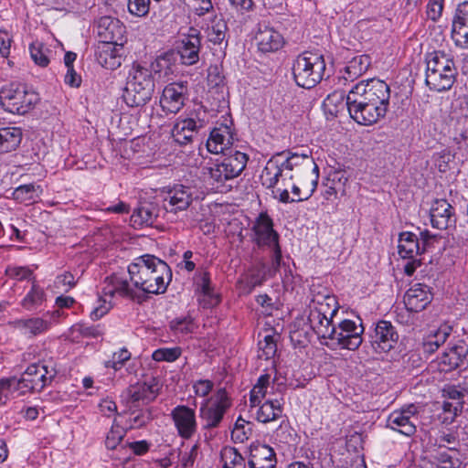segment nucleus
<instances>
[{
    "label": "nucleus",
    "mask_w": 468,
    "mask_h": 468,
    "mask_svg": "<svg viewBox=\"0 0 468 468\" xmlns=\"http://www.w3.org/2000/svg\"><path fill=\"white\" fill-rule=\"evenodd\" d=\"M133 286L145 293H164L172 280V271L166 262L152 254L137 257L128 266Z\"/></svg>",
    "instance_id": "nucleus-1"
},
{
    "label": "nucleus",
    "mask_w": 468,
    "mask_h": 468,
    "mask_svg": "<svg viewBox=\"0 0 468 468\" xmlns=\"http://www.w3.org/2000/svg\"><path fill=\"white\" fill-rule=\"evenodd\" d=\"M425 84L436 92L450 90L458 75L452 57L437 50L426 55Z\"/></svg>",
    "instance_id": "nucleus-2"
},
{
    "label": "nucleus",
    "mask_w": 468,
    "mask_h": 468,
    "mask_svg": "<svg viewBox=\"0 0 468 468\" xmlns=\"http://www.w3.org/2000/svg\"><path fill=\"white\" fill-rule=\"evenodd\" d=\"M154 91V80L150 69L134 64L129 71L122 99L129 107H142L150 101Z\"/></svg>",
    "instance_id": "nucleus-3"
},
{
    "label": "nucleus",
    "mask_w": 468,
    "mask_h": 468,
    "mask_svg": "<svg viewBox=\"0 0 468 468\" xmlns=\"http://www.w3.org/2000/svg\"><path fill=\"white\" fill-rule=\"evenodd\" d=\"M363 333V325L352 320L344 319L337 324L328 320L324 331V346L332 350H356L362 344Z\"/></svg>",
    "instance_id": "nucleus-4"
},
{
    "label": "nucleus",
    "mask_w": 468,
    "mask_h": 468,
    "mask_svg": "<svg viewBox=\"0 0 468 468\" xmlns=\"http://www.w3.org/2000/svg\"><path fill=\"white\" fill-rule=\"evenodd\" d=\"M251 232V240L255 245L254 250H269L273 268L279 270L282 261L280 235L273 229V221L266 212L260 213L256 218Z\"/></svg>",
    "instance_id": "nucleus-5"
},
{
    "label": "nucleus",
    "mask_w": 468,
    "mask_h": 468,
    "mask_svg": "<svg viewBox=\"0 0 468 468\" xmlns=\"http://www.w3.org/2000/svg\"><path fill=\"white\" fill-rule=\"evenodd\" d=\"M39 101L37 92L26 84L11 82L0 90V104L2 108L13 114H26Z\"/></svg>",
    "instance_id": "nucleus-6"
},
{
    "label": "nucleus",
    "mask_w": 468,
    "mask_h": 468,
    "mask_svg": "<svg viewBox=\"0 0 468 468\" xmlns=\"http://www.w3.org/2000/svg\"><path fill=\"white\" fill-rule=\"evenodd\" d=\"M56 376V370L44 363H34L27 367L20 378H16V397L27 392H40Z\"/></svg>",
    "instance_id": "nucleus-7"
},
{
    "label": "nucleus",
    "mask_w": 468,
    "mask_h": 468,
    "mask_svg": "<svg viewBox=\"0 0 468 468\" xmlns=\"http://www.w3.org/2000/svg\"><path fill=\"white\" fill-rule=\"evenodd\" d=\"M232 402L225 388H219L213 399L205 400L199 409V417L205 430L218 428Z\"/></svg>",
    "instance_id": "nucleus-8"
},
{
    "label": "nucleus",
    "mask_w": 468,
    "mask_h": 468,
    "mask_svg": "<svg viewBox=\"0 0 468 468\" xmlns=\"http://www.w3.org/2000/svg\"><path fill=\"white\" fill-rule=\"evenodd\" d=\"M353 97H360L368 102L388 110L390 88L379 79H368L356 83L349 91Z\"/></svg>",
    "instance_id": "nucleus-9"
},
{
    "label": "nucleus",
    "mask_w": 468,
    "mask_h": 468,
    "mask_svg": "<svg viewBox=\"0 0 468 468\" xmlns=\"http://www.w3.org/2000/svg\"><path fill=\"white\" fill-rule=\"evenodd\" d=\"M349 116L359 125L370 126L383 119L388 110L349 92Z\"/></svg>",
    "instance_id": "nucleus-10"
},
{
    "label": "nucleus",
    "mask_w": 468,
    "mask_h": 468,
    "mask_svg": "<svg viewBox=\"0 0 468 468\" xmlns=\"http://www.w3.org/2000/svg\"><path fill=\"white\" fill-rule=\"evenodd\" d=\"M322 58V56L319 57ZM318 57L303 53L296 58L292 64V75L296 84L304 89H312L322 80V72L314 71V67Z\"/></svg>",
    "instance_id": "nucleus-11"
},
{
    "label": "nucleus",
    "mask_w": 468,
    "mask_h": 468,
    "mask_svg": "<svg viewBox=\"0 0 468 468\" xmlns=\"http://www.w3.org/2000/svg\"><path fill=\"white\" fill-rule=\"evenodd\" d=\"M419 407L415 404H408L399 410H393L387 419V427L410 437L416 433Z\"/></svg>",
    "instance_id": "nucleus-12"
},
{
    "label": "nucleus",
    "mask_w": 468,
    "mask_h": 468,
    "mask_svg": "<svg viewBox=\"0 0 468 468\" xmlns=\"http://www.w3.org/2000/svg\"><path fill=\"white\" fill-rule=\"evenodd\" d=\"M369 342L377 353H387L395 347L399 334L395 326L389 321H378L369 334Z\"/></svg>",
    "instance_id": "nucleus-13"
},
{
    "label": "nucleus",
    "mask_w": 468,
    "mask_h": 468,
    "mask_svg": "<svg viewBox=\"0 0 468 468\" xmlns=\"http://www.w3.org/2000/svg\"><path fill=\"white\" fill-rule=\"evenodd\" d=\"M429 213L432 228L440 230L455 228L457 222L455 208L447 199H434L431 204Z\"/></svg>",
    "instance_id": "nucleus-14"
},
{
    "label": "nucleus",
    "mask_w": 468,
    "mask_h": 468,
    "mask_svg": "<svg viewBox=\"0 0 468 468\" xmlns=\"http://www.w3.org/2000/svg\"><path fill=\"white\" fill-rule=\"evenodd\" d=\"M174 426L179 437L191 439L197 431L196 410L186 405H177L170 413Z\"/></svg>",
    "instance_id": "nucleus-15"
},
{
    "label": "nucleus",
    "mask_w": 468,
    "mask_h": 468,
    "mask_svg": "<svg viewBox=\"0 0 468 468\" xmlns=\"http://www.w3.org/2000/svg\"><path fill=\"white\" fill-rule=\"evenodd\" d=\"M93 31L101 44H122L124 27L117 18L110 16L100 17L95 22Z\"/></svg>",
    "instance_id": "nucleus-16"
},
{
    "label": "nucleus",
    "mask_w": 468,
    "mask_h": 468,
    "mask_svg": "<svg viewBox=\"0 0 468 468\" xmlns=\"http://www.w3.org/2000/svg\"><path fill=\"white\" fill-rule=\"evenodd\" d=\"M187 82H172L165 87L160 98V105L167 113H177L187 98Z\"/></svg>",
    "instance_id": "nucleus-17"
},
{
    "label": "nucleus",
    "mask_w": 468,
    "mask_h": 468,
    "mask_svg": "<svg viewBox=\"0 0 468 468\" xmlns=\"http://www.w3.org/2000/svg\"><path fill=\"white\" fill-rule=\"evenodd\" d=\"M193 195L194 189L191 186L176 185L163 199L164 212L176 214L187 209L193 202Z\"/></svg>",
    "instance_id": "nucleus-18"
},
{
    "label": "nucleus",
    "mask_w": 468,
    "mask_h": 468,
    "mask_svg": "<svg viewBox=\"0 0 468 468\" xmlns=\"http://www.w3.org/2000/svg\"><path fill=\"white\" fill-rule=\"evenodd\" d=\"M193 282L196 292H199L198 301L204 308H213L220 303L218 294L214 292L207 271L198 269L193 277Z\"/></svg>",
    "instance_id": "nucleus-19"
},
{
    "label": "nucleus",
    "mask_w": 468,
    "mask_h": 468,
    "mask_svg": "<svg viewBox=\"0 0 468 468\" xmlns=\"http://www.w3.org/2000/svg\"><path fill=\"white\" fill-rule=\"evenodd\" d=\"M468 355V344L463 340H456L438 358V368L441 372H450L457 368Z\"/></svg>",
    "instance_id": "nucleus-20"
},
{
    "label": "nucleus",
    "mask_w": 468,
    "mask_h": 468,
    "mask_svg": "<svg viewBox=\"0 0 468 468\" xmlns=\"http://www.w3.org/2000/svg\"><path fill=\"white\" fill-rule=\"evenodd\" d=\"M432 293L429 286L422 283L412 285L404 295V303L409 312L419 313L431 302Z\"/></svg>",
    "instance_id": "nucleus-21"
},
{
    "label": "nucleus",
    "mask_w": 468,
    "mask_h": 468,
    "mask_svg": "<svg viewBox=\"0 0 468 468\" xmlns=\"http://www.w3.org/2000/svg\"><path fill=\"white\" fill-rule=\"evenodd\" d=\"M255 41L258 48L262 53L275 52L279 50L284 43L282 36L265 24H259L255 35Z\"/></svg>",
    "instance_id": "nucleus-22"
},
{
    "label": "nucleus",
    "mask_w": 468,
    "mask_h": 468,
    "mask_svg": "<svg viewBox=\"0 0 468 468\" xmlns=\"http://www.w3.org/2000/svg\"><path fill=\"white\" fill-rule=\"evenodd\" d=\"M164 214L163 207L156 202H143L133 210L131 222L134 228L153 226Z\"/></svg>",
    "instance_id": "nucleus-23"
},
{
    "label": "nucleus",
    "mask_w": 468,
    "mask_h": 468,
    "mask_svg": "<svg viewBox=\"0 0 468 468\" xmlns=\"http://www.w3.org/2000/svg\"><path fill=\"white\" fill-rule=\"evenodd\" d=\"M193 31L195 33L184 37L176 48L177 55L186 66L195 65L199 60L201 40L197 30Z\"/></svg>",
    "instance_id": "nucleus-24"
},
{
    "label": "nucleus",
    "mask_w": 468,
    "mask_h": 468,
    "mask_svg": "<svg viewBox=\"0 0 468 468\" xmlns=\"http://www.w3.org/2000/svg\"><path fill=\"white\" fill-rule=\"evenodd\" d=\"M274 450L267 444L252 443L250 447L249 468H276Z\"/></svg>",
    "instance_id": "nucleus-25"
},
{
    "label": "nucleus",
    "mask_w": 468,
    "mask_h": 468,
    "mask_svg": "<svg viewBox=\"0 0 468 468\" xmlns=\"http://www.w3.org/2000/svg\"><path fill=\"white\" fill-rule=\"evenodd\" d=\"M205 127V121L193 117L178 120L172 129V136L179 144H186Z\"/></svg>",
    "instance_id": "nucleus-26"
},
{
    "label": "nucleus",
    "mask_w": 468,
    "mask_h": 468,
    "mask_svg": "<svg viewBox=\"0 0 468 468\" xmlns=\"http://www.w3.org/2000/svg\"><path fill=\"white\" fill-rule=\"evenodd\" d=\"M158 388L155 384L137 383L127 389L128 402L131 407H140L152 402L157 396Z\"/></svg>",
    "instance_id": "nucleus-27"
},
{
    "label": "nucleus",
    "mask_w": 468,
    "mask_h": 468,
    "mask_svg": "<svg viewBox=\"0 0 468 468\" xmlns=\"http://www.w3.org/2000/svg\"><path fill=\"white\" fill-rule=\"evenodd\" d=\"M233 133L227 125L215 127L207 140V149L212 154H224L233 143Z\"/></svg>",
    "instance_id": "nucleus-28"
},
{
    "label": "nucleus",
    "mask_w": 468,
    "mask_h": 468,
    "mask_svg": "<svg viewBox=\"0 0 468 468\" xmlns=\"http://www.w3.org/2000/svg\"><path fill=\"white\" fill-rule=\"evenodd\" d=\"M221 163L225 167V172L231 179L239 176L246 168L249 161V155L238 150L229 149V153L223 154Z\"/></svg>",
    "instance_id": "nucleus-29"
},
{
    "label": "nucleus",
    "mask_w": 468,
    "mask_h": 468,
    "mask_svg": "<svg viewBox=\"0 0 468 468\" xmlns=\"http://www.w3.org/2000/svg\"><path fill=\"white\" fill-rule=\"evenodd\" d=\"M349 94L346 96L345 91L335 90L324 100V114L328 119L329 116L337 117L346 109L349 112Z\"/></svg>",
    "instance_id": "nucleus-30"
},
{
    "label": "nucleus",
    "mask_w": 468,
    "mask_h": 468,
    "mask_svg": "<svg viewBox=\"0 0 468 468\" xmlns=\"http://www.w3.org/2000/svg\"><path fill=\"white\" fill-rule=\"evenodd\" d=\"M279 157L282 158V165L287 167L290 173H293L295 176L299 174L300 170L310 171L313 170L314 165H316L312 158L307 154H297L289 153H278Z\"/></svg>",
    "instance_id": "nucleus-31"
},
{
    "label": "nucleus",
    "mask_w": 468,
    "mask_h": 468,
    "mask_svg": "<svg viewBox=\"0 0 468 468\" xmlns=\"http://www.w3.org/2000/svg\"><path fill=\"white\" fill-rule=\"evenodd\" d=\"M452 333V327L448 324H442L438 328L431 330L423 341L424 351L429 354L435 352Z\"/></svg>",
    "instance_id": "nucleus-32"
},
{
    "label": "nucleus",
    "mask_w": 468,
    "mask_h": 468,
    "mask_svg": "<svg viewBox=\"0 0 468 468\" xmlns=\"http://www.w3.org/2000/svg\"><path fill=\"white\" fill-rule=\"evenodd\" d=\"M254 261L255 265L250 269L247 278V282L251 287L261 286L268 276H271L278 271L273 268L271 261V266H268L264 260L259 259L257 255Z\"/></svg>",
    "instance_id": "nucleus-33"
},
{
    "label": "nucleus",
    "mask_w": 468,
    "mask_h": 468,
    "mask_svg": "<svg viewBox=\"0 0 468 468\" xmlns=\"http://www.w3.org/2000/svg\"><path fill=\"white\" fill-rule=\"evenodd\" d=\"M398 249L401 258H412L421 254L419 237L410 231L399 234Z\"/></svg>",
    "instance_id": "nucleus-34"
},
{
    "label": "nucleus",
    "mask_w": 468,
    "mask_h": 468,
    "mask_svg": "<svg viewBox=\"0 0 468 468\" xmlns=\"http://www.w3.org/2000/svg\"><path fill=\"white\" fill-rule=\"evenodd\" d=\"M176 54L175 52H165V54L156 58L151 64V71L158 74L159 77L170 78L175 74L176 69Z\"/></svg>",
    "instance_id": "nucleus-35"
},
{
    "label": "nucleus",
    "mask_w": 468,
    "mask_h": 468,
    "mask_svg": "<svg viewBox=\"0 0 468 468\" xmlns=\"http://www.w3.org/2000/svg\"><path fill=\"white\" fill-rule=\"evenodd\" d=\"M371 64V58L367 55H358L350 59L344 68L342 78L346 81H353L365 73Z\"/></svg>",
    "instance_id": "nucleus-36"
},
{
    "label": "nucleus",
    "mask_w": 468,
    "mask_h": 468,
    "mask_svg": "<svg viewBox=\"0 0 468 468\" xmlns=\"http://www.w3.org/2000/svg\"><path fill=\"white\" fill-rule=\"evenodd\" d=\"M115 44H101L96 51V59L107 69H116L122 64V58L114 50Z\"/></svg>",
    "instance_id": "nucleus-37"
},
{
    "label": "nucleus",
    "mask_w": 468,
    "mask_h": 468,
    "mask_svg": "<svg viewBox=\"0 0 468 468\" xmlns=\"http://www.w3.org/2000/svg\"><path fill=\"white\" fill-rule=\"evenodd\" d=\"M14 324L16 328L21 330L23 334L29 336L40 335L49 328V323L39 317L18 319L14 322Z\"/></svg>",
    "instance_id": "nucleus-38"
},
{
    "label": "nucleus",
    "mask_w": 468,
    "mask_h": 468,
    "mask_svg": "<svg viewBox=\"0 0 468 468\" xmlns=\"http://www.w3.org/2000/svg\"><path fill=\"white\" fill-rule=\"evenodd\" d=\"M106 281L109 282L108 285L103 288V293L112 297L115 293L122 297H134V292L130 287L126 279H123L116 274L108 277Z\"/></svg>",
    "instance_id": "nucleus-39"
},
{
    "label": "nucleus",
    "mask_w": 468,
    "mask_h": 468,
    "mask_svg": "<svg viewBox=\"0 0 468 468\" xmlns=\"http://www.w3.org/2000/svg\"><path fill=\"white\" fill-rule=\"evenodd\" d=\"M22 140V132L17 127L0 129V152L8 153L16 149Z\"/></svg>",
    "instance_id": "nucleus-40"
},
{
    "label": "nucleus",
    "mask_w": 468,
    "mask_h": 468,
    "mask_svg": "<svg viewBox=\"0 0 468 468\" xmlns=\"http://www.w3.org/2000/svg\"><path fill=\"white\" fill-rule=\"evenodd\" d=\"M346 178L341 171H332L327 173V176L324 179V197L331 199L332 197L336 198L338 191L343 190Z\"/></svg>",
    "instance_id": "nucleus-41"
},
{
    "label": "nucleus",
    "mask_w": 468,
    "mask_h": 468,
    "mask_svg": "<svg viewBox=\"0 0 468 468\" xmlns=\"http://www.w3.org/2000/svg\"><path fill=\"white\" fill-rule=\"evenodd\" d=\"M282 414V404L278 399L266 400L257 410V420L267 423L277 420Z\"/></svg>",
    "instance_id": "nucleus-42"
},
{
    "label": "nucleus",
    "mask_w": 468,
    "mask_h": 468,
    "mask_svg": "<svg viewBox=\"0 0 468 468\" xmlns=\"http://www.w3.org/2000/svg\"><path fill=\"white\" fill-rule=\"evenodd\" d=\"M279 165H282V158L278 154L271 157L266 163L261 175L262 185L266 188H273L277 185V172Z\"/></svg>",
    "instance_id": "nucleus-43"
},
{
    "label": "nucleus",
    "mask_w": 468,
    "mask_h": 468,
    "mask_svg": "<svg viewBox=\"0 0 468 468\" xmlns=\"http://www.w3.org/2000/svg\"><path fill=\"white\" fill-rule=\"evenodd\" d=\"M69 334L74 341L80 338H96L102 335L103 332L101 324L93 325L85 323H77L69 329Z\"/></svg>",
    "instance_id": "nucleus-44"
},
{
    "label": "nucleus",
    "mask_w": 468,
    "mask_h": 468,
    "mask_svg": "<svg viewBox=\"0 0 468 468\" xmlns=\"http://www.w3.org/2000/svg\"><path fill=\"white\" fill-rule=\"evenodd\" d=\"M320 339V335L310 324H305L301 329L291 330L290 339L295 346H304L313 342L314 338Z\"/></svg>",
    "instance_id": "nucleus-45"
},
{
    "label": "nucleus",
    "mask_w": 468,
    "mask_h": 468,
    "mask_svg": "<svg viewBox=\"0 0 468 468\" xmlns=\"http://www.w3.org/2000/svg\"><path fill=\"white\" fill-rule=\"evenodd\" d=\"M279 337L276 334H266L262 339H259L258 346L259 353L258 357L261 359L270 360L274 357L277 352V338Z\"/></svg>",
    "instance_id": "nucleus-46"
},
{
    "label": "nucleus",
    "mask_w": 468,
    "mask_h": 468,
    "mask_svg": "<svg viewBox=\"0 0 468 468\" xmlns=\"http://www.w3.org/2000/svg\"><path fill=\"white\" fill-rule=\"evenodd\" d=\"M468 396V382L463 381L457 385H446L442 388V397L450 401L460 402L463 407L464 399Z\"/></svg>",
    "instance_id": "nucleus-47"
},
{
    "label": "nucleus",
    "mask_w": 468,
    "mask_h": 468,
    "mask_svg": "<svg viewBox=\"0 0 468 468\" xmlns=\"http://www.w3.org/2000/svg\"><path fill=\"white\" fill-rule=\"evenodd\" d=\"M37 189H39V186L34 184L21 185L14 190L13 197L19 203L30 205L38 197Z\"/></svg>",
    "instance_id": "nucleus-48"
},
{
    "label": "nucleus",
    "mask_w": 468,
    "mask_h": 468,
    "mask_svg": "<svg viewBox=\"0 0 468 468\" xmlns=\"http://www.w3.org/2000/svg\"><path fill=\"white\" fill-rule=\"evenodd\" d=\"M45 296L44 290L38 285L33 283L31 290L22 300L21 305L28 311L34 310L42 304L45 301Z\"/></svg>",
    "instance_id": "nucleus-49"
},
{
    "label": "nucleus",
    "mask_w": 468,
    "mask_h": 468,
    "mask_svg": "<svg viewBox=\"0 0 468 468\" xmlns=\"http://www.w3.org/2000/svg\"><path fill=\"white\" fill-rule=\"evenodd\" d=\"M227 30V22L222 18H215L207 28V38L213 44L219 45L225 39Z\"/></svg>",
    "instance_id": "nucleus-50"
},
{
    "label": "nucleus",
    "mask_w": 468,
    "mask_h": 468,
    "mask_svg": "<svg viewBox=\"0 0 468 468\" xmlns=\"http://www.w3.org/2000/svg\"><path fill=\"white\" fill-rule=\"evenodd\" d=\"M221 457L224 462L223 468H246L245 458L235 448H226Z\"/></svg>",
    "instance_id": "nucleus-51"
},
{
    "label": "nucleus",
    "mask_w": 468,
    "mask_h": 468,
    "mask_svg": "<svg viewBox=\"0 0 468 468\" xmlns=\"http://www.w3.org/2000/svg\"><path fill=\"white\" fill-rule=\"evenodd\" d=\"M468 28V2L458 5L452 21V34H461V30Z\"/></svg>",
    "instance_id": "nucleus-52"
},
{
    "label": "nucleus",
    "mask_w": 468,
    "mask_h": 468,
    "mask_svg": "<svg viewBox=\"0 0 468 468\" xmlns=\"http://www.w3.org/2000/svg\"><path fill=\"white\" fill-rule=\"evenodd\" d=\"M29 52L31 58L37 65L40 67H47L48 65L49 59L47 53L49 52V49L43 43L35 41L30 44Z\"/></svg>",
    "instance_id": "nucleus-53"
},
{
    "label": "nucleus",
    "mask_w": 468,
    "mask_h": 468,
    "mask_svg": "<svg viewBox=\"0 0 468 468\" xmlns=\"http://www.w3.org/2000/svg\"><path fill=\"white\" fill-rule=\"evenodd\" d=\"M126 435V431L120 425L113 423L106 435L105 446L108 450H116Z\"/></svg>",
    "instance_id": "nucleus-54"
},
{
    "label": "nucleus",
    "mask_w": 468,
    "mask_h": 468,
    "mask_svg": "<svg viewBox=\"0 0 468 468\" xmlns=\"http://www.w3.org/2000/svg\"><path fill=\"white\" fill-rule=\"evenodd\" d=\"M16 392L19 393L15 377L0 379V405H5L10 397H15Z\"/></svg>",
    "instance_id": "nucleus-55"
},
{
    "label": "nucleus",
    "mask_w": 468,
    "mask_h": 468,
    "mask_svg": "<svg viewBox=\"0 0 468 468\" xmlns=\"http://www.w3.org/2000/svg\"><path fill=\"white\" fill-rule=\"evenodd\" d=\"M151 0H127V9L135 17H145L150 11Z\"/></svg>",
    "instance_id": "nucleus-56"
},
{
    "label": "nucleus",
    "mask_w": 468,
    "mask_h": 468,
    "mask_svg": "<svg viewBox=\"0 0 468 468\" xmlns=\"http://www.w3.org/2000/svg\"><path fill=\"white\" fill-rule=\"evenodd\" d=\"M313 172L315 174V176L314 179L311 180L308 190L303 196L301 195V188L296 185H292V192L294 195V197L292 198V201L298 202V201L307 199L314 193V191L315 190V188L318 185V180H319V166H318V165H314Z\"/></svg>",
    "instance_id": "nucleus-57"
},
{
    "label": "nucleus",
    "mask_w": 468,
    "mask_h": 468,
    "mask_svg": "<svg viewBox=\"0 0 468 468\" xmlns=\"http://www.w3.org/2000/svg\"><path fill=\"white\" fill-rule=\"evenodd\" d=\"M203 169L206 170V172H204V175H207L209 178L213 180L214 183L222 185L227 180L231 179V177L225 172V167L223 166V164L221 162L217 163L210 167H204Z\"/></svg>",
    "instance_id": "nucleus-58"
},
{
    "label": "nucleus",
    "mask_w": 468,
    "mask_h": 468,
    "mask_svg": "<svg viewBox=\"0 0 468 468\" xmlns=\"http://www.w3.org/2000/svg\"><path fill=\"white\" fill-rule=\"evenodd\" d=\"M463 407L460 402H453L445 399L442 403V421L452 423L454 419L463 411Z\"/></svg>",
    "instance_id": "nucleus-59"
},
{
    "label": "nucleus",
    "mask_w": 468,
    "mask_h": 468,
    "mask_svg": "<svg viewBox=\"0 0 468 468\" xmlns=\"http://www.w3.org/2000/svg\"><path fill=\"white\" fill-rule=\"evenodd\" d=\"M181 356V348L180 347H172V348H159L156 349L152 357L154 360L161 362H174Z\"/></svg>",
    "instance_id": "nucleus-60"
},
{
    "label": "nucleus",
    "mask_w": 468,
    "mask_h": 468,
    "mask_svg": "<svg viewBox=\"0 0 468 468\" xmlns=\"http://www.w3.org/2000/svg\"><path fill=\"white\" fill-rule=\"evenodd\" d=\"M130 357L131 353L126 348H122L118 352L113 353L112 358L105 362V367L119 370Z\"/></svg>",
    "instance_id": "nucleus-61"
},
{
    "label": "nucleus",
    "mask_w": 468,
    "mask_h": 468,
    "mask_svg": "<svg viewBox=\"0 0 468 468\" xmlns=\"http://www.w3.org/2000/svg\"><path fill=\"white\" fill-rule=\"evenodd\" d=\"M339 310V304L335 295H324V320H334Z\"/></svg>",
    "instance_id": "nucleus-62"
},
{
    "label": "nucleus",
    "mask_w": 468,
    "mask_h": 468,
    "mask_svg": "<svg viewBox=\"0 0 468 468\" xmlns=\"http://www.w3.org/2000/svg\"><path fill=\"white\" fill-rule=\"evenodd\" d=\"M152 420L151 412L148 410L133 411L129 418L130 428L139 429L145 426Z\"/></svg>",
    "instance_id": "nucleus-63"
},
{
    "label": "nucleus",
    "mask_w": 468,
    "mask_h": 468,
    "mask_svg": "<svg viewBox=\"0 0 468 468\" xmlns=\"http://www.w3.org/2000/svg\"><path fill=\"white\" fill-rule=\"evenodd\" d=\"M170 328L176 333L188 334L193 330V320L190 316L176 318L170 322Z\"/></svg>",
    "instance_id": "nucleus-64"
}]
</instances>
